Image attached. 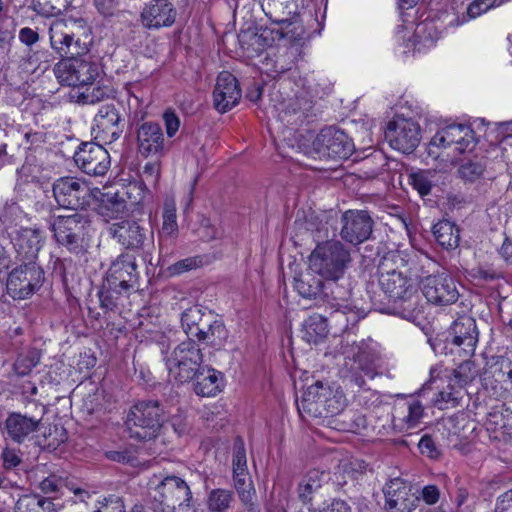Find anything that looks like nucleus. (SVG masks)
I'll list each match as a JSON object with an SVG mask.
<instances>
[{
    "label": "nucleus",
    "mask_w": 512,
    "mask_h": 512,
    "mask_svg": "<svg viewBox=\"0 0 512 512\" xmlns=\"http://www.w3.org/2000/svg\"><path fill=\"white\" fill-rule=\"evenodd\" d=\"M203 354L191 338L178 344L165 357L169 375L179 383H186L195 377L202 367Z\"/></svg>",
    "instance_id": "nucleus-10"
},
{
    "label": "nucleus",
    "mask_w": 512,
    "mask_h": 512,
    "mask_svg": "<svg viewBox=\"0 0 512 512\" xmlns=\"http://www.w3.org/2000/svg\"><path fill=\"white\" fill-rule=\"evenodd\" d=\"M124 123L119 109L114 104L100 106L94 117L95 139L110 144L120 138Z\"/></svg>",
    "instance_id": "nucleus-20"
},
{
    "label": "nucleus",
    "mask_w": 512,
    "mask_h": 512,
    "mask_svg": "<svg viewBox=\"0 0 512 512\" xmlns=\"http://www.w3.org/2000/svg\"><path fill=\"white\" fill-rule=\"evenodd\" d=\"M89 33L90 27L83 18L56 19L49 28L51 48L62 59L80 55L85 50L81 41L83 38H87Z\"/></svg>",
    "instance_id": "nucleus-5"
},
{
    "label": "nucleus",
    "mask_w": 512,
    "mask_h": 512,
    "mask_svg": "<svg viewBox=\"0 0 512 512\" xmlns=\"http://www.w3.org/2000/svg\"><path fill=\"white\" fill-rule=\"evenodd\" d=\"M312 107L313 103L306 95L296 96L281 110L280 118L288 125H299L307 118Z\"/></svg>",
    "instance_id": "nucleus-32"
},
{
    "label": "nucleus",
    "mask_w": 512,
    "mask_h": 512,
    "mask_svg": "<svg viewBox=\"0 0 512 512\" xmlns=\"http://www.w3.org/2000/svg\"><path fill=\"white\" fill-rule=\"evenodd\" d=\"M476 145L474 132L470 126L465 124H450L440 130L431 138L429 143V154L436 152L434 148H454L455 152L464 153L471 151Z\"/></svg>",
    "instance_id": "nucleus-14"
},
{
    "label": "nucleus",
    "mask_w": 512,
    "mask_h": 512,
    "mask_svg": "<svg viewBox=\"0 0 512 512\" xmlns=\"http://www.w3.org/2000/svg\"><path fill=\"white\" fill-rule=\"evenodd\" d=\"M346 406V398L339 388H332L317 381L310 385L297 408L300 414H307L314 418H326L338 415Z\"/></svg>",
    "instance_id": "nucleus-4"
},
{
    "label": "nucleus",
    "mask_w": 512,
    "mask_h": 512,
    "mask_svg": "<svg viewBox=\"0 0 512 512\" xmlns=\"http://www.w3.org/2000/svg\"><path fill=\"white\" fill-rule=\"evenodd\" d=\"M419 450L422 455L430 459H438L441 455L440 449L430 435H424L418 443Z\"/></svg>",
    "instance_id": "nucleus-58"
},
{
    "label": "nucleus",
    "mask_w": 512,
    "mask_h": 512,
    "mask_svg": "<svg viewBox=\"0 0 512 512\" xmlns=\"http://www.w3.org/2000/svg\"><path fill=\"white\" fill-rule=\"evenodd\" d=\"M420 286L427 301L435 305H450L459 298L454 279L445 272L423 277Z\"/></svg>",
    "instance_id": "nucleus-17"
},
{
    "label": "nucleus",
    "mask_w": 512,
    "mask_h": 512,
    "mask_svg": "<svg viewBox=\"0 0 512 512\" xmlns=\"http://www.w3.org/2000/svg\"><path fill=\"white\" fill-rule=\"evenodd\" d=\"M53 196L57 204L65 209L78 210L89 205L90 188L79 178L64 176L52 185Z\"/></svg>",
    "instance_id": "nucleus-13"
},
{
    "label": "nucleus",
    "mask_w": 512,
    "mask_h": 512,
    "mask_svg": "<svg viewBox=\"0 0 512 512\" xmlns=\"http://www.w3.org/2000/svg\"><path fill=\"white\" fill-rule=\"evenodd\" d=\"M163 223L159 232V251L162 252L165 247L172 243L178 236V224L176 217V207L173 202H166L163 209Z\"/></svg>",
    "instance_id": "nucleus-36"
},
{
    "label": "nucleus",
    "mask_w": 512,
    "mask_h": 512,
    "mask_svg": "<svg viewBox=\"0 0 512 512\" xmlns=\"http://www.w3.org/2000/svg\"><path fill=\"white\" fill-rule=\"evenodd\" d=\"M96 512H126L121 498L111 496L100 503Z\"/></svg>",
    "instance_id": "nucleus-63"
},
{
    "label": "nucleus",
    "mask_w": 512,
    "mask_h": 512,
    "mask_svg": "<svg viewBox=\"0 0 512 512\" xmlns=\"http://www.w3.org/2000/svg\"><path fill=\"white\" fill-rule=\"evenodd\" d=\"M233 477L235 488L246 511L261 512L260 505L255 501L256 491L248 471L234 473Z\"/></svg>",
    "instance_id": "nucleus-35"
},
{
    "label": "nucleus",
    "mask_w": 512,
    "mask_h": 512,
    "mask_svg": "<svg viewBox=\"0 0 512 512\" xmlns=\"http://www.w3.org/2000/svg\"><path fill=\"white\" fill-rule=\"evenodd\" d=\"M54 73L62 85L83 86L93 83L97 76V67L89 61L70 56L55 65Z\"/></svg>",
    "instance_id": "nucleus-15"
},
{
    "label": "nucleus",
    "mask_w": 512,
    "mask_h": 512,
    "mask_svg": "<svg viewBox=\"0 0 512 512\" xmlns=\"http://www.w3.org/2000/svg\"><path fill=\"white\" fill-rule=\"evenodd\" d=\"M15 267L7 278V291L13 299H27L44 281V271L36 262H26Z\"/></svg>",
    "instance_id": "nucleus-12"
},
{
    "label": "nucleus",
    "mask_w": 512,
    "mask_h": 512,
    "mask_svg": "<svg viewBox=\"0 0 512 512\" xmlns=\"http://www.w3.org/2000/svg\"><path fill=\"white\" fill-rule=\"evenodd\" d=\"M31 7L44 17H52L60 12V8L53 5L50 0H32Z\"/></svg>",
    "instance_id": "nucleus-61"
},
{
    "label": "nucleus",
    "mask_w": 512,
    "mask_h": 512,
    "mask_svg": "<svg viewBox=\"0 0 512 512\" xmlns=\"http://www.w3.org/2000/svg\"><path fill=\"white\" fill-rule=\"evenodd\" d=\"M232 466L233 474L247 471L246 450L241 437H237L233 445Z\"/></svg>",
    "instance_id": "nucleus-55"
},
{
    "label": "nucleus",
    "mask_w": 512,
    "mask_h": 512,
    "mask_svg": "<svg viewBox=\"0 0 512 512\" xmlns=\"http://www.w3.org/2000/svg\"><path fill=\"white\" fill-rule=\"evenodd\" d=\"M109 232L126 249L141 251L143 261L152 265V255L155 251L152 228L137 221L125 220L113 223Z\"/></svg>",
    "instance_id": "nucleus-9"
},
{
    "label": "nucleus",
    "mask_w": 512,
    "mask_h": 512,
    "mask_svg": "<svg viewBox=\"0 0 512 512\" xmlns=\"http://www.w3.org/2000/svg\"><path fill=\"white\" fill-rule=\"evenodd\" d=\"M240 98L241 89L237 78L228 71L221 72L213 91L215 109L220 113H225L236 106Z\"/></svg>",
    "instance_id": "nucleus-24"
},
{
    "label": "nucleus",
    "mask_w": 512,
    "mask_h": 512,
    "mask_svg": "<svg viewBox=\"0 0 512 512\" xmlns=\"http://www.w3.org/2000/svg\"><path fill=\"white\" fill-rule=\"evenodd\" d=\"M324 279L309 267L304 273L294 278V287L304 298H316L322 295Z\"/></svg>",
    "instance_id": "nucleus-37"
},
{
    "label": "nucleus",
    "mask_w": 512,
    "mask_h": 512,
    "mask_svg": "<svg viewBox=\"0 0 512 512\" xmlns=\"http://www.w3.org/2000/svg\"><path fill=\"white\" fill-rule=\"evenodd\" d=\"M452 344L457 353L464 358L474 355L478 342V331L475 320L469 317L459 319L452 326Z\"/></svg>",
    "instance_id": "nucleus-26"
},
{
    "label": "nucleus",
    "mask_w": 512,
    "mask_h": 512,
    "mask_svg": "<svg viewBox=\"0 0 512 512\" xmlns=\"http://www.w3.org/2000/svg\"><path fill=\"white\" fill-rule=\"evenodd\" d=\"M479 374L476 364L469 359L464 360L454 371V382L460 388L473 382Z\"/></svg>",
    "instance_id": "nucleus-49"
},
{
    "label": "nucleus",
    "mask_w": 512,
    "mask_h": 512,
    "mask_svg": "<svg viewBox=\"0 0 512 512\" xmlns=\"http://www.w3.org/2000/svg\"><path fill=\"white\" fill-rule=\"evenodd\" d=\"M484 169L485 165L481 159L468 160L460 165L458 174L464 181L475 182L482 176Z\"/></svg>",
    "instance_id": "nucleus-51"
},
{
    "label": "nucleus",
    "mask_w": 512,
    "mask_h": 512,
    "mask_svg": "<svg viewBox=\"0 0 512 512\" xmlns=\"http://www.w3.org/2000/svg\"><path fill=\"white\" fill-rule=\"evenodd\" d=\"M385 139L393 149L411 153L420 143V126L412 119L395 117L386 127Z\"/></svg>",
    "instance_id": "nucleus-16"
},
{
    "label": "nucleus",
    "mask_w": 512,
    "mask_h": 512,
    "mask_svg": "<svg viewBox=\"0 0 512 512\" xmlns=\"http://www.w3.org/2000/svg\"><path fill=\"white\" fill-rule=\"evenodd\" d=\"M354 150V144L348 135L336 127L323 128L304 153L312 158L347 159Z\"/></svg>",
    "instance_id": "nucleus-11"
},
{
    "label": "nucleus",
    "mask_w": 512,
    "mask_h": 512,
    "mask_svg": "<svg viewBox=\"0 0 512 512\" xmlns=\"http://www.w3.org/2000/svg\"><path fill=\"white\" fill-rule=\"evenodd\" d=\"M233 501V493L226 489H213L207 497V507L210 512H227Z\"/></svg>",
    "instance_id": "nucleus-48"
},
{
    "label": "nucleus",
    "mask_w": 512,
    "mask_h": 512,
    "mask_svg": "<svg viewBox=\"0 0 512 512\" xmlns=\"http://www.w3.org/2000/svg\"><path fill=\"white\" fill-rule=\"evenodd\" d=\"M203 265V258L200 256L182 259L169 267L172 275H179L184 272L199 268Z\"/></svg>",
    "instance_id": "nucleus-57"
},
{
    "label": "nucleus",
    "mask_w": 512,
    "mask_h": 512,
    "mask_svg": "<svg viewBox=\"0 0 512 512\" xmlns=\"http://www.w3.org/2000/svg\"><path fill=\"white\" fill-rule=\"evenodd\" d=\"M177 12L169 2L157 1L146 5L141 12L142 24L148 29L169 27L176 20Z\"/></svg>",
    "instance_id": "nucleus-28"
},
{
    "label": "nucleus",
    "mask_w": 512,
    "mask_h": 512,
    "mask_svg": "<svg viewBox=\"0 0 512 512\" xmlns=\"http://www.w3.org/2000/svg\"><path fill=\"white\" fill-rule=\"evenodd\" d=\"M89 219L82 213L59 215L50 222L53 237L60 248L71 254L86 252Z\"/></svg>",
    "instance_id": "nucleus-7"
},
{
    "label": "nucleus",
    "mask_w": 512,
    "mask_h": 512,
    "mask_svg": "<svg viewBox=\"0 0 512 512\" xmlns=\"http://www.w3.org/2000/svg\"><path fill=\"white\" fill-rule=\"evenodd\" d=\"M108 96L107 91L102 87L87 88L85 92L78 97L79 102L83 104H95Z\"/></svg>",
    "instance_id": "nucleus-60"
},
{
    "label": "nucleus",
    "mask_w": 512,
    "mask_h": 512,
    "mask_svg": "<svg viewBox=\"0 0 512 512\" xmlns=\"http://www.w3.org/2000/svg\"><path fill=\"white\" fill-rule=\"evenodd\" d=\"M167 419L168 414L160 401L142 400L129 409L125 426L130 438L150 441L159 436Z\"/></svg>",
    "instance_id": "nucleus-3"
},
{
    "label": "nucleus",
    "mask_w": 512,
    "mask_h": 512,
    "mask_svg": "<svg viewBox=\"0 0 512 512\" xmlns=\"http://www.w3.org/2000/svg\"><path fill=\"white\" fill-rule=\"evenodd\" d=\"M206 328L198 329L196 338L219 350L228 339V331L221 320L209 318Z\"/></svg>",
    "instance_id": "nucleus-34"
},
{
    "label": "nucleus",
    "mask_w": 512,
    "mask_h": 512,
    "mask_svg": "<svg viewBox=\"0 0 512 512\" xmlns=\"http://www.w3.org/2000/svg\"><path fill=\"white\" fill-rule=\"evenodd\" d=\"M326 474L323 471L312 469L308 471L298 485V497L304 504H312L315 494L321 488Z\"/></svg>",
    "instance_id": "nucleus-38"
},
{
    "label": "nucleus",
    "mask_w": 512,
    "mask_h": 512,
    "mask_svg": "<svg viewBox=\"0 0 512 512\" xmlns=\"http://www.w3.org/2000/svg\"><path fill=\"white\" fill-rule=\"evenodd\" d=\"M60 505L51 497L40 494H24L16 501L15 512H58Z\"/></svg>",
    "instance_id": "nucleus-33"
},
{
    "label": "nucleus",
    "mask_w": 512,
    "mask_h": 512,
    "mask_svg": "<svg viewBox=\"0 0 512 512\" xmlns=\"http://www.w3.org/2000/svg\"><path fill=\"white\" fill-rule=\"evenodd\" d=\"M209 318H213L211 313H204L201 308L193 306L182 313L181 324L189 337H196L198 329L206 328Z\"/></svg>",
    "instance_id": "nucleus-40"
},
{
    "label": "nucleus",
    "mask_w": 512,
    "mask_h": 512,
    "mask_svg": "<svg viewBox=\"0 0 512 512\" xmlns=\"http://www.w3.org/2000/svg\"><path fill=\"white\" fill-rule=\"evenodd\" d=\"M44 414V406L41 408V415L39 417H29L19 412H11L4 423L7 437L18 444L29 441L32 435L39 430Z\"/></svg>",
    "instance_id": "nucleus-23"
},
{
    "label": "nucleus",
    "mask_w": 512,
    "mask_h": 512,
    "mask_svg": "<svg viewBox=\"0 0 512 512\" xmlns=\"http://www.w3.org/2000/svg\"><path fill=\"white\" fill-rule=\"evenodd\" d=\"M383 494L386 512H412L420 502V498L413 492L412 485L399 477L385 484Z\"/></svg>",
    "instance_id": "nucleus-18"
},
{
    "label": "nucleus",
    "mask_w": 512,
    "mask_h": 512,
    "mask_svg": "<svg viewBox=\"0 0 512 512\" xmlns=\"http://www.w3.org/2000/svg\"><path fill=\"white\" fill-rule=\"evenodd\" d=\"M458 400V392L451 388L450 391H440L435 399V404L438 405L439 408L444 409L448 408L449 404L455 407L458 404Z\"/></svg>",
    "instance_id": "nucleus-62"
},
{
    "label": "nucleus",
    "mask_w": 512,
    "mask_h": 512,
    "mask_svg": "<svg viewBox=\"0 0 512 512\" xmlns=\"http://www.w3.org/2000/svg\"><path fill=\"white\" fill-rule=\"evenodd\" d=\"M44 236L39 229L23 228L17 231L13 244L20 261L36 262Z\"/></svg>",
    "instance_id": "nucleus-27"
},
{
    "label": "nucleus",
    "mask_w": 512,
    "mask_h": 512,
    "mask_svg": "<svg viewBox=\"0 0 512 512\" xmlns=\"http://www.w3.org/2000/svg\"><path fill=\"white\" fill-rule=\"evenodd\" d=\"M260 4L265 15L280 27H256L255 32L240 34L241 42L249 36L253 40L252 44L265 47L271 46L276 40L286 39L294 42L303 38L304 26L296 19L303 6V0H260Z\"/></svg>",
    "instance_id": "nucleus-1"
},
{
    "label": "nucleus",
    "mask_w": 512,
    "mask_h": 512,
    "mask_svg": "<svg viewBox=\"0 0 512 512\" xmlns=\"http://www.w3.org/2000/svg\"><path fill=\"white\" fill-rule=\"evenodd\" d=\"M433 235L440 246L446 249H452L458 246L459 229L448 221L442 220L433 226Z\"/></svg>",
    "instance_id": "nucleus-42"
},
{
    "label": "nucleus",
    "mask_w": 512,
    "mask_h": 512,
    "mask_svg": "<svg viewBox=\"0 0 512 512\" xmlns=\"http://www.w3.org/2000/svg\"><path fill=\"white\" fill-rule=\"evenodd\" d=\"M160 175V162L158 158L154 161L147 162L142 171L143 181L150 184L156 185Z\"/></svg>",
    "instance_id": "nucleus-59"
},
{
    "label": "nucleus",
    "mask_w": 512,
    "mask_h": 512,
    "mask_svg": "<svg viewBox=\"0 0 512 512\" xmlns=\"http://www.w3.org/2000/svg\"><path fill=\"white\" fill-rule=\"evenodd\" d=\"M341 353L345 363L340 369V375L348 385L358 389L365 388L364 376L373 379L378 374L376 367L378 354L365 340L351 343L346 341L341 347Z\"/></svg>",
    "instance_id": "nucleus-2"
},
{
    "label": "nucleus",
    "mask_w": 512,
    "mask_h": 512,
    "mask_svg": "<svg viewBox=\"0 0 512 512\" xmlns=\"http://www.w3.org/2000/svg\"><path fill=\"white\" fill-rule=\"evenodd\" d=\"M137 147L144 157H161L165 153V139L161 126L155 122H145L137 129Z\"/></svg>",
    "instance_id": "nucleus-25"
},
{
    "label": "nucleus",
    "mask_w": 512,
    "mask_h": 512,
    "mask_svg": "<svg viewBox=\"0 0 512 512\" xmlns=\"http://www.w3.org/2000/svg\"><path fill=\"white\" fill-rule=\"evenodd\" d=\"M433 177L434 174L429 170L418 171L410 174L409 176L413 188L417 190L421 196H426L430 194L433 186V182L431 179Z\"/></svg>",
    "instance_id": "nucleus-52"
},
{
    "label": "nucleus",
    "mask_w": 512,
    "mask_h": 512,
    "mask_svg": "<svg viewBox=\"0 0 512 512\" xmlns=\"http://www.w3.org/2000/svg\"><path fill=\"white\" fill-rule=\"evenodd\" d=\"M302 333L306 342L319 343L328 334L327 319L320 314L310 315L303 323Z\"/></svg>",
    "instance_id": "nucleus-39"
},
{
    "label": "nucleus",
    "mask_w": 512,
    "mask_h": 512,
    "mask_svg": "<svg viewBox=\"0 0 512 512\" xmlns=\"http://www.w3.org/2000/svg\"><path fill=\"white\" fill-rule=\"evenodd\" d=\"M63 487L68 488L76 496H80L81 498L82 495H87L84 489L76 487L72 481L64 480L55 474L49 475L39 483V489L45 494L60 492Z\"/></svg>",
    "instance_id": "nucleus-44"
},
{
    "label": "nucleus",
    "mask_w": 512,
    "mask_h": 512,
    "mask_svg": "<svg viewBox=\"0 0 512 512\" xmlns=\"http://www.w3.org/2000/svg\"><path fill=\"white\" fill-rule=\"evenodd\" d=\"M424 415V407L417 399H411L407 402V415L403 417L404 423L408 428L416 427Z\"/></svg>",
    "instance_id": "nucleus-54"
},
{
    "label": "nucleus",
    "mask_w": 512,
    "mask_h": 512,
    "mask_svg": "<svg viewBox=\"0 0 512 512\" xmlns=\"http://www.w3.org/2000/svg\"><path fill=\"white\" fill-rule=\"evenodd\" d=\"M486 429L493 433L508 435L512 432V411L503 407L490 411L485 421Z\"/></svg>",
    "instance_id": "nucleus-41"
},
{
    "label": "nucleus",
    "mask_w": 512,
    "mask_h": 512,
    "mask_svg": "<svg viewBox=\"0 0 512 512\" xmlns=\"http://www.w3.org/2000/svg\"><path fill=\"white\" fill-rule=\"evenodd\" d=\"M387 166L388 162L384 154L374 152L363 160L361 171L365 178L374 179L382 175Z\"/></svg>",
    "instance_id": "nucleus-47"
},
{
    "label": "nucleus",
    "mask_w": 512,
    "mask_h": 512,
    "mask_svg": "<svg viewBox=\"0 0 512 512\" xmlns=\"http://www.w3.org/2000/svg\"><path fill=\"white\" fill-rule=\"evenodd\" d=\"M41 359V352L36 348L20 353L14 364L13 371L17 376H27L36 367Z\"/></svg>",
    "instance_id": "nucleus-45"
},
{
    "label": "nucleus",
    "mask_w": 512,
    "mask_h": 512,
    "mask_svg": "<svg viewBox=\"0 0 512 512\" xmlns=\"http://www.w3.org/2000/svg\"><path fill=\"white\" fill-rule=\"evenodd\" d=\"M137 280L135 256L129 253L120 254L107 271L106 282L113 290L123 289L126 292L134 287Z\"/></svg>",
    "instance_id": "nucleus-22"
},
{
    "label": "nucleus",
    "mask_w": 512,
    "mask_h": 512,
    "mask_svg": "<svg viewBox=\"0 0 512 512\" xmlns=\"http://www.w3.org/2000/svg\"><path fill=\"white\" fill-rule=\"evenodd\" d=\"M124 291L123 289L113 290L108 286L107 282L103 285L102 289L98 292L101 308L105 310H113L117 303L118 295Z\"/></svg>",
    "instance_id": "nucleus-56"
},
{
    "label": "nucleus",
    "mask_w": 512,
    "mask_h": 512,
    "mask_svg": "<svg viewBox=\"0 0 512 512\" xmlns=\"http://www.w3.org/2000/svg\"><path fill=\"white\" fill-rule=\"evenodd\" d=\"M378 284L391 304L413 288L411 280L397 270L380 272Z\"/></svg>",
    "instance_id": "nucleus-29"
},
{
    "label": "nucleus",
    "mask_w": 512,
    "mask_h": 512,
    "mask_svg": "<svg viewBox=\"0 0 512 512\" xmlns=\"http://www.w3.org/2000/svg\"><path fill=\"white\" fill-rule=\"evenodd\" d=\"M335 311L331 313V321L338 324L341 330L356 324L362 317L361 312L349 303H331Z\"/></svg>",
    "instance_id": "nucleus-43"
},
{
    "label": "nucleus",
    "mask_w": 512,
    "mask_h": 512,
    "mask_svg": "<svg viewBox=\"0 0 512 512\" xmlns=\"http://www.w3.org/2000/svg\"><path fill=\"white\" fill-rule=\"evenodd\" d=\"M192 380L195 393L202 397L215 396L223 386L222 374L207 366H202Z\"/></svg>",
    "instance_id": "nucleus-30"
},
{
    "label": "nucleus",
    "mask_w": 512,
    "mask_h": 512,
    "mask_svg": "<svg viewBox=\"0 0 512 512\" xmlns=\"http://www.w3.org/2000/svg\"><path fill=\"white\" fill-rule=\"evenodd\" d=\"M340 279H324L323 297L333 301L332 303H348L351 295L349 285L339 284Z\"/></svg>",
    "instance_id": "nucleus-46"
},
{
    "label": "nucleus",
    "mask_w": 512,
    "mask_h": 512,
    "mask_svg": "<svg viewBox=\"0 0 512 512\" xmlns=\"http://www.w3.org/2000/svg\"><path fill=\"white\" fill-rule=\"evenodd\" d=\"M341 238L359 245L368 240L373 230V220L366 211L347 210L341 216Z\"/></svg>",
    "instance_id": "nucleus-21"
},
{
    "label": "nucleus",
    "mask_w": 512,
    "mask_h": 512,
    "mask_svg": "<svg viewBox=\"0 0 512 512\" xmlns=\"http://www.w3.org/2000/svg\"><path fill=\"white\" fill-rule=\"evenodd\" d=\"M351 262L349 249L337 240L319 243L309 257L310 268L323 279H342Z\"/></svg>",
    "instance_id": "nucleus-6"
},
{
    "label": "nucleus",
    "mask_w": 512,
    "mask_h": 512,
    "mask_svg": "<svg viewBox=\"0 0 512 512\" xmlns=\"http://www.w3.org/2000/svg\"><path fill=\"white\" fill-rule=\"evenodd\" d=\"M163 120L168 137H173L180 127V119L172 110H167L163 114Z\"/></svg>",
    "instance_id": "nucleus-64"
},
{
    "label": "nucleus",
    "mask_w": 512,
    "mask_h": 512,
    "mask_svg": "<svg viewBox=\"0 0 512 512\" xmlns=\"http://www.w3.org/2000/svg\"><path fill=\"white\" fill-rule=\"evenodd\" d=\"M496 0H473L466 9V15L462 17V21H457L456 25L463 24L464 22L474 19L481 14L491 9Z\"/></svg>",
    "instance_id": "nucleus-53"
},
{
    "label": "nucleus",
    "mask_w": 512,
    "mask_h": 512,
    "mask_svg": "<svg viewBox=\"0 0 512 512\" xmlns=\"http://www.w3.org/2000/svg\"><path fill=\"white\" fill-rule=\"evenodd\" d=\"M148 491L163 511H174L177 507L185 509L192 505L190 487L177 476L154 475L148 482Z\"/></svg>",
    "instance_id": "nucleus-8"
},
{
    "label": "nucleus",
    "mask_w": 512,
    "mask_h": 512,
    "mask_svg": "<svg viewBox=\"0 0 512 512\" xmlns=\"http://www.w3.org/2000/svg\"><path fill=\"white\" fill-rule=\"evenodd\" d=\"M77 167L87 175L103 176L110 167V155L100 144L83 142L74 153Z\"/></svg>",
    "instance_id": "nucleus-19"
},
{
    "label": "nucleus",
    "mask_w": 512,
    "mask_h": 512,
    "mask_svg": "<svg viewBox=\"0 0 512 512\" xmlns=\"http://www.w3.org/2000/svg\"><path fill=\"white\" fill-rule=\"evenodd\" d=\"M425 304L416 290L411 288L401 299L392 303L393 313L408 321H416L424 313Z\"/></svg>",
    "instance_id": "nucleus-31"
},
{
    "label": "nucleus",
    "mask_w": 512,
    "mask_h": 512,
    "mask_svg": "<svg viewBox=\"0 0 512 512\" xmlns=\"http://www.w3.org/2000/svg\"><path fill=\"white\" fill-rule=\"evenodd\" d=\"M476 501V495L471 493L467 487L463 485L457 487L453 497L456 512H473Z\"/></svg>",
    "instance_id": "nucleus-50"
}]
</instances>
